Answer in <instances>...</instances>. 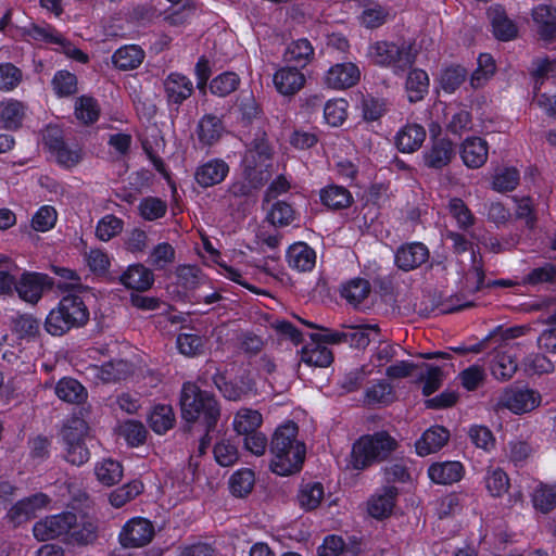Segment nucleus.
I'll return each mask as SVG.
<instances>
[{
	"label": "nucleus",
	"instance_id": "obj_1",
	"mask_svg": "<svg viewBox=\"0 0 556 556\" xmlns=\"http://www.w3.org/2000/svg\"><path fill=\"white\" fill-rule=\"evenodd\" d=\"M181 416L188 424L198 425L205 435L201 448L207 444L208 433L214 430L220 417V406L208 391L201 390L193 382H185L180 393Z\"/></svg>",
	"mask_w": 556,
	"mask_h": 556
},
{
	"label": "nucleus",
	"instance_id": "obj_2",
	"mask_svg": "<svg viewBox=\"0 0 556 556\" xmlns=\"http://www.w3.org/2000/svg\"><path fill=\"white\" fill-rule=\"evenodd\" d=\"M271 470L279 476L299 471L305 458V445L298 440V426L293 421L278 427L270 442Z\"/></svg>",
	"mask_w": 556,
	"mask_h": 556
},
{
	"label": "nucleus",
	"instance_id": "obj_3",
	"mask_svg": "<svg viewBox=\"0 0 556 556\" xmlns=\"http://www.w3.org/2000/svg\"><path fill=\"white\" fill-rule=\"evenodd\" d=\"M396 448V441L386 431L359 438L352 448V465L365 469L376 462L384 460Z\"/></svg>",
	"mask_w": 556,
	"mask_h": 556
},
{
	"label": "nucleus",
	"instance_id": "obj_4",
	"mask_svg": "<svg viewBox=\"0 0 556 556\" xmlns=\"http://www.w3.org/2000/svg\"><path fill=\"white\" fill-rule=\"evenodd\" d=\"M369 56L378 65L391 67L395 74L409 68L416 60V51L409 43L396 45L389 41H377L369 47Z\"/></svg>",
	"mask_w": 556,
	"mask_h": 556
},
{
	"label": "nucleus",
	"instance_id": "obj_5",
	"mask_svg": "<svg viewBox=\"0 0 556 556\" xmlns=\"http://www.w3.org/2000/svg\"><path fill=\"white\" fill-rule=\"evenodd\" d=\"M88 431V424L79 417L68 419L62 430L65 459L75 466H81L89 460L90 452L86 445Z\"/></svg>",
	"mask_w": 556,
	"mask_h": 556
},
{
	"label": "nucleus",
	"instance_id": "obj_6",
	"mask_svg": "<svg viewBox=\"0 0 556 556\" xmlns=\"http://www.w3.org/2000/svg\"><path fill=\"white\" fill-rule=\"evenodd\" d=\"M43 139L60 166L73 168L83 160V150L76 143L64 141L60 129L48 128Z\"/></svg>",
	"mask_w": 556,
	"mask_h": 556
},
{
	"label": "nucleus",
	"instance_id": "obj_7",
	"mask_svg": "<svg viewBox=\"0 0 556 556\" xmlns=\"http://www.w3.org/2000/svg\"><path fill=\"white\" fill-rule=\"evenodd\" d=\"M271 150L264 137L255 138L250 144L242 160L247 178L264 180L263 173L270 161Z\"/></svg>",
	"mask_w": 556,
	"mask_h": 556
},
{
	"label": "nucleus",
	"instance_id": "obj_8",
	"mask_svg": "<svg viewBox=\"0 0 556 556\" xmlns=\"http://www.w3.org/2000/svg\"><path fill=\"white\" fill-rule=\"evenodd\" d=\"M155 534L153 523L142 517L128 520L118 534V541L123 547L139 548L148 545Z\"/></svg>",
	"mask_w": 556,
	"mask_h": 556
},
{
	"label": "nucleus",
	"instance_id": "obj_9",
	"mask_svg": "<svg viewBox=\"0 0 556 556\" xmlns=\"http://www.w3.org/2000/svg\"><path fill=\"white\" fill-rule=\"evenodd\" d=\"M76 522V515L62 513L46 517L34 525L33 533L38 541L53 540L70 532Z\"/></svg>",
	"mask_w": 556,
	"mask_h": 556
},
{
	"label": "nucleus",
	"instance_id": "obj_10",
	"mask_svg": "<svg viewBox=\"0 0 556 556\" xmlns=\"http://www.w3.org/2000/svg\"><path fill=\"white\" fill-rule=\"evenodd\" d=\"M503 405L515 414L533 410L541 403V395L528 388L513 389L505 392Z\"/></svg>",
	"mask_w": 556,
	"mask_h": 556
},
{
	"label": "nucleus",
	"instance_id": "obj_11",
	"mask_svg": "<svg viewBox=\"0 0 556 556\" xmlns=\"http://www.w3.org/2000/svg\"><path fill=\"white\" fill-rule=\"evenodd\" d=\"M168 105L179 106L193 93V84L180 73H170L163 81Z\"/></svg>",
	"mask_w": 556,
	"mask_h": 556
},
{
	"label": "nucleus",
	"instance_id": "obj_12",
	"mask_svg": "<svg viewBox=\"0 0 556 556\" xmlns=\"http://www.w3.org/2000/svg\"><path fill=\"white\" fill-rule=\"evenodd\" d=\"M273 83L280 94L293 96L305 86L306 78L296 67L282 66L274 74Z\"/></svg>",
	"mask_w": 556,
	"mask_h": 556
},
{
	"label": "nucleus",
	"instance_id": "obj_13",
	"mask_svg": "<svg viewBox=\"0 0 556 556\" xmlns=\"http://www.w3.org/2000/svg\"><path fill=\"white\" fill-rule=\"evenodd\" d=\"M361 77L358 67L353 63H342L331 66L324 83L332 89H345L354 86Z\"/></svg>",
	"mask_w": 556,
	"mask_h": 556
},
{
	"label": "nucleus",
	"instance_id": "obj_14",
	"mask_svg": "<svg viewBox=\"0 0 556 556\" xmlns=\"http://www.w3.org/2000/svg\"><path fill=\"white\" fill-rule=\"evenodd\" d=\"M429 258L428 248L420 242H413L400 247L395 253V263L404 271L413 270Z\"/></svg>",
	"mask_w": 556,
	"mask_h": 556
},
{
	"label": "nucleus",
	"instance_id": "obj_15",
	"mask_svg": "<svg viewBox=\"0 0 556 556\" xmlns=\"http://www.w3.org/2000/svg\"><path fill=\"white\" fill-rule=\"evenodd\" d=\"M229 173L228 164L220 159H213L198 166L194 178L203 188L213 187L225 180Z\"/></svg>",
	"mask_w": 556,
	"mask_h": 556
},
{
	"label": "nucleus",
	"instance_id": "obj_16",
	"mask_svg": "<svg viewBox=\"0 0 556 556\" xmlns=\"http://www.w3.org/2000/svg\"><path fill=\"white\" fill-rule=\"evenodd\" d=\"M455 156V149L448 139H435L424 153L425 165L429 168L441 169L448 165Z\"/></svg>",
	"mask_w": 556,
	"mask_h": 556
},
{
	"label": "nucleus",
	"instance_id": "obj_17",
	"mask_svg": "<svg viewBox=\"0 0 556 556\" xmlns=\"http://www.w3.org/2000/svg\"><path fill=\"white\" fill-rule=\"evenodd\" d=\"M488 154V143L480 137L467 138L462 144L460 156L467 167H481L486 162Z\"/></svg>",
	"mask_w": 556,
	"mask_h": 556
},
{
	"label": "nucleus",
	"instance_id": "obj_18",
	"mask_svg": "<svg viewBox=\"0 0 556 556\" xmlns=\"http://www.w3.org/2000/svg\"><path fill=\"white\" fill-rule=\"evenodd\" d=\"M47 276L36 273L23 274L21 279H15L14 290L20 298L29 303H36L42 294Z\"/></svg>",
	"mask_w": 556,
	"mask_h": 556
},
{
	"label": "nucleus",
	"instance_id": "obj_19",
	"mask_svg": "<svg viewBox=\"0 0 556 556\" xmlns=\"http://www.w3.org/2000/svg\"><path fill=\"white\" fill-rule=\"evenodd\" d=\"M397 489L395 486H386L376 493L368 501V513L376 519H383L391 515L395 505Z\"/></svg>",
	"mask_w": 556,
	"mask_h": 556
},
{
	"label": "nucleus",
	"instance_id": "obj_20",
	"mask_svg": "<svg viewBox=\"0 0 556 556\" xmlns=\"http://www.w3.org/2000/svg\"><path fill=\"white\" fill-rule=\"evenodd\" d=\"M464 475V466L459 462L434 463L428 468V476L437 484L458 482Z\"/></svg>",
	"mask_w": 556,
	"mask_h": 556
},
{
	"label": "nucleus",
	"instance_id": "obj_21",
	"mask_svg": "<svg viewBox=\"0 0 556 556\" xmlns=\"http://www.w3.org/2000/svg\"><path fill=\"white\" fill-rule=\"evenodd\" d=\"M450 432L440 426L431 427L416 442V451L420 456H427L440 451L448 441Z\"/></svg>",
	"mask_w": 556,
	"mask_h": 556
},
{
	"label": "nucleus",
	"instance_id": "obj_22",
	"mask_svg": "<svg viewBox=\"0 0 556 556\" xmlns=\"http://www.w3.org/2000/svg\"><path fill=\"white\" fill-rule=\"evenodd\" d=\"M119 281L128 289L146 291L154 282L153 273L142 264L130 265L119 277Z\"/></svg>",
	"mask_w": 556,
	"mask_h": 556
},
{
	"label": "nucleus",
	"instance_id": "obj_23",
	"mask_svg": "<svg viewBox=\"0 0 556 556\" xmlns=\"http://www.w3.org/2000/svg\"><path fill=\"white\" fill-rule=\"evenodd\" d=\"M426 139V130L418 124H407L402 127L395 137V142L401 152L412 153L418 150Z\"/></svg>",
	"mask_w": 556,
	"mask_h": 556
},
{
	"label": "nucleus",
	"instance_id": "obj_24",
	"mask_svg": "<svg viewBox=\"0 0 556 556\" xmlns=\"http://www.w3.org/2000/svg\"><path fill=\"white\" fill-rule=\"evenodd\" d=\"M287 261L291 268L309 271L316 263V253L304 242L292 244L287 252Z\"/></svg>",
	"mask_w": 556,
	"mask_h": 556
},
{
	"label": "nucleus",
	"instance_id": "obj_25",
	"mask_svg": "<svg viewBox=\"0 0 556 556\" xmlns=\"http://www.w3.org/2000/svg\"><path fill=\"white\" fill-rule=\"evenodd\" d=\"M146 56L138 45H126L117 49L112 55L114 66L121 71H130L140 66Z\"/></svg>",
	"mask_w": 556,
	"mask_h": 556
},
{
	"label": "nucleus",
	"instance_id": "obj_26",
	"mask_svg": "<svg viewBox=\"0 0 556 556\" xmlns=\"http://www.w3.org/2000/svg\"><path fill=\"white\" fill-rule=\"evenodd\" d=\"M532 17L543 39H552L556 36V8L540 4L533 9Z\"/></svg>",
	"mask_w": 556,
	"mask_h": 556
},
{
	"label": "nucleus",
	"instance_id": "obj_27",
	"mask_svg": "<svg viewBox=\"0 0 556 556\" xmlns=\"http://www.w3.org/2000/svg\"><path fill=\"white\" fill-rule=\"evenodd\" d=\"M493 33L500 40H511L517 35V26L509 20L501 7H492L488 12Z\"/></svg>",
	"mask_w": 556,
	"mask_h": 556
},
{
	"label": "nucleus",
	"instance_id": "obj_28",
	"mask_svg": "<svg viewBox=\"0 0 556 556\" xmlns=\"http://www.w3.org/2000/svg\"><path fill=\"white\" fill-rule=\"evenodd\" d=\"M94 370L98 379L104 383H111L127 378L132 371V366L126 361L115 359L101 366H96Z\"/></svg>",
	"mask_w": 556,
	"mask_h": 556
},
{
	"label": "nucleus",
	"instance_id": "obj_29",
	"mask_svg": "<svg viewBox=\"0 0 556 556\" xmlns=\"http://www.w3.org/2000/svg\"><path fill=\"white\" fill-rule=\"evenodd\" d=\"M321 203L330 210H342L349 207L353 203L351 192L337 185H329L320 190Z\"/></svg>",
	"mask_w": 556,
	"mask_h": 556
},
{
	"label": "nucleus",
	"instance_id": "obj_30",
	"mask_svg": "<svg viewBox=\"0 0 556 556\" xmlns=\"http://www.w3.org/2000/svg\"><path fill=\"white\" fill-rule=\"evenodd\" d=\"M263 424L262 414L253 408L242 407L233 417L232 426L233 430L239 435H245L257 431Z\"/></svg>",
	"mask_w": 556,
	"mask_h": 556
},
{
	"label": "nucleus",
	"instance_id": "obj_31",
	"mask_svg": "<svg viewBox=\"0 0 556 556\" xmlns=\"http://www.w3.org/2000/svg\"><path fill=\"white\" fill-rule=\"evenodd\" d=\"M54 392L60 400L73 404H80L88 396L85 387L73 378L61 379L55 384Z\"/></svg>",
	"mask_w": 556,
	"mask_h": 556
},
{
	"label": "nucleus",
	"instance_id": "obj_32",
	"mask_svg": "<svg viewBox=\"0 0 556 556\" xmlns=\"http://www.w3.org/2000/svg\"><path fill=\"white\" fill-rule=\"evenodd\" d=\"M518 365L516 358L503 346L496 351L492 361L491 371L497 380L506 381L517 371Z\"/></svg>",
	"mask_w": 556,
	"mask_h": 556
},
{
	"label": "nucleus",
	"instance_id": "obj_33",
	"mask_svg": "<svg viewBox=\"0 0 556 556\" xmlns=\"http://www.w3.org/2000/svg\"><path fill=\"white\" fill-rule=\"evenodd\" d=\"M25 115V108L22 102L7 100L0 102V127L16 129L21 126Z\"/></svg>",
	"mask_w": 556,
	"mask_h": 556
},
{
	"label": "nucleus",
	"instance_id": "obj_34",
	"mask_svg": "<svg viewBox=\"0 0 556 556\" xmlns=\"http://www.w3.org/2000/svg\"><path fill=\"white\" fill-rule=\"evenodd\" d=\"M314 56V48L312 43L305 39L292 41L286 49L283 59L288 63H295L305 66Z\"/></svg>",
	"mask_w": 556,
	"mask_h": 556
},
{
	"label": "nucleus",
	"instance_id": "obj_35",
	"mask_svg": "<svg viewBox=\"0 0 556 556\" xmlns=\"http://www.w3.org/2000/svg\"><path fill=\"white\" fill-rule=\"evenodd\" d=\"M298 503L304 510L316 509L324 498V486L319 482H306L301 484L298 492Z\"/></svg>",
	"mask_w": 556,
	"mask_h": 556
},
{
	"label": "nucleus",
	"instance_id": "obj_36",
	"mask_svg": "<svg viewBox=\"0 0 556 556\" xmlns=\"http://www.w3.org/2000/svg\"><path fill=\"white\" fill-rule=\"evenodd\" d=\"M301 361L309 366L327 367L332 363L333 356L328 348L313 341L312 344L302 348Z\"/></svg>",
	"mask_w": 556,
	"mask_h": 556
},
{
	"label": "nucleus",
	"instance_id": "obj_37",
	"mask_svg": "<svg viewBox=\"0 0 556 556\" xmlns=\"http://www.w3.org/2000/svg\"><path fill=\"white\" fill-rule=\"evenodd\" d=\"M370 283L363 278H354L346 282L341 289V295L348 303L357 307L370 293Z\"/></svg>",
	"mask_w": 556,
	"mask_h": 556
},
{
	"label": "nucleus",
	"instance_id": "obj_38",
	"mask_svg": "<svg viewBox=\"0 0 556 556\" xmlns=\"http://www.w3.org/2000/svg\"><path fill=\"white\" fill-rule=\"evenodd\" d=\"M406 91L410 102L419 101L428 92L429 77L422 70H413L406 79Z\"/></svg>",
	"mask_w": 556,
	"mask_h": 556
},
{
	"label": "nucleus",
	"instance_id": "obj_39",
	"mask_svg": "<svg viewBox=\"0 0 556 556\" xmlns=\"http://www.w3.org/2000/svg\"><path fill=\"white\" fill-rule=\"evenodd\" d=\"M222 121L214 115H205L198 125L199 140L207 146L215 143L223 132Z\"/></svg>",
	"mask_w": 556,
	"mask_h": 556
},
{
	"label": "nucleus",
	"instance_id": "obj_40",
	"mask_svg": "<svg viewBox=\"0 0 556 556\" xmlns=\"http://www.w3.org/2000/svg\"><path fill=\"white\" fill-rule=\"evenodd\" d=\"M149 422L151 429L159 434H163L172 429L175 422V414L172 406L165 404L156 405L150 414Z\"/></svg>",
	"mask_w": 556,
	"mask_h": 556
},
{
	"label": "nucleus",
	"instance_id": "obj_41",
	"mask_svg": "<svg viewBox=\"0 0 556 556\" xmlns=\"http://www.w3.org/2000/svg\"><path fill=\"white\" fill-rule=\"evenodd\" d=\"M60 305L66 317H71L79 327L87 323L89 313L79 296L66 295L60 301Z\"/></svg>",
	"mask_w": 556,
	"mask_h": 556
},
{
	"label": "nucleus",
	"instance_id": "obj_42",
	"mask_svg": "<svg viewBox=\"0 0 556 556\" xmlns=\"http://www.w3.org/2000/svg\"><path fill=\"white\" fill-rule=\"evenodd\" d=\"M532 503L543 514L553 510L556 507V484L540 483L532 494Z\"/></svg>",
	"mask_w": 556,
	"mask_h": 556
},
{
	"label": "nucleus",
	"instance_id": "obj_43",
	"mask_svg": "<svg viewBox=\"0 0 556 556\" xmlns=\"http://www.w3.org/2000/svg\"><path fill=\"white\" fill-rule=\"evenodd\" d=\"M46 330L52 336H63L74 327H79L71 317L61 311V305L52 309L46 318Z\"/></svg>",
	"mask_w": 556,
	"mask_h": 556
},
{
	"label": "nucleus",
	"instance_id": "obj_44",
	"mask_svg": "<svg viewBox=\"0 0 556 556\" xmlns=\"http://www.w3.org/2000/svg\"><path fill=\"white\" fill-rule=\"evenodd\" d=\"M345 331V343L356 349H365L371 341V333L378 334L379 326L377 324H366L359 326L348 327Z\"/></svg>",
	"mask_w": 556,
	"mask_h": 556
},
{
	"label": "nucleus",
	"instance_id": "obj_45",
	"mask_svg": "<svg viewBox=\"0 0 556 556\" xmlns=\"http://www.w3.org/2000/svg\"><path fill=\"white\" fill-rule=\"evenodd\" d=\"M100 108L96 99L88 96L79 97L75 102V116L85 125L98 121Z\"/></svg>",
	"mask_w": 556,
	"mask_h": 556
},
{
	"label": "nucleus",
	"instance_id": "obj_46",
	"mask_svg": "<svg viewBox=\"0 0 556 556\" xmlns=\"http://www.w3.org/2000/svg\"><path fill=\"white\" fill-rule=\"evenodd\" d=\"M254 482L255 476L251 469H240L236 471L230 478V491L233 495L238 497H243L252 491Z\"/></svg>",
	"mask_w": 556,
	"mask_h": 556
},
{
	"label": "nucleus",
	"instance_id": "obj_47",
	"mask_svg": "<svg viewBox=\"0 0 556 556\" xmlns=\"http://www.w3.org/2000/svg\"><path fill=\"white\" fill-rule=\"evenodd\" d=\"M393 388L380 381L365 391L364 403L368 406L387 405L393 401Z\"/></svg>",
	"mask_w": 556,
	"mask_h": 556
},
{
	"label": "nucleus",
	"instance_id": "obj_48",
	"mask_svg": "<svg viewBox=\"0 0 556 556\" xmlns=\"http://www.w3.org/2000/svg\"><path fill=\"white\" fill-rule=\"evenodd\" d=\"M96 476L104 485H113L123 477L122 465L113 459H105L96 466Z\"/></svg>",
	"mask_w": 556,
	"mask_h": 556
},
{
	"label": "nucleus",
	"instance_id": "obj_49",
	"mask_svg": "<svg viewBox=\"0 0 556 556\" xmlns=\"http://www.w3.org/2000/svg\"><path fill=\"white\" fill-rule=\"evenodd\" d=\"M176 344L181 354L197 356L204 352L205 339L197 333H180Z\"/></svg>",
	"mask_w": 556,
	"mask_h": 556
},
{
	"label": "nucleus",
	"instance_id": "obj_50",
	"mask_svg": "<svg viewBox=\"0 0 556 556\" xmlns=\"http://www.w3.org/2000/svg\"><path fill=\"white\" fill-rule=\"evenodd\" d=\"M143 490V484L140 481L134 480L116 490L110 495V503L119 508L126 503L138 496Z\"/></svg>",
	"mask_w": 556,
	"mask_h": 556
},
{
	"label": "nucleus",
	"instance_id": "obj_51",
	"mask_svg": "<svg viewBox=\"0 0 556 556\" xmlns=\"http://www.w3.org/2000/svg\"><path fill=\"white\" fill-rule=\"evenodd\" d=\"M40 323L31 315H21L13 319V332L22 340H31L39 332Z\"/></svg>",
	"mask_w": 556,
	"mask_h": 556
},
{
	"label": "nucleus",
	"instance_id": "obj_52",
	"mask_svg": "<svg viewBox=\"0 0 556 556\" xmlns=\"http://www.w3.org/2000/svg\"><path fill=\"white\" fill-rule=\"evenodd\" d=\"M484 480L485 486L492 496H501L508 490V476L501 468H490Z\"/></svg>",
	"mask_w": 556,
	"mask_h": 556
},
{
	"label": "nucleus",
	"instance_id": "obj_53",
	"mask_svg": "<svg viewBox=\"0 0 556 556\" xmlns=\"http://www.w3.org/2000/svg\"><path fill=\"white\" fill-rule=\"evenodd\" d=\"M519 184V172L514 167L498 169L492 181V187L497 192L514 190Z\"/></svg>",
	"mask_w": 556,
	"mask_h": 556
},
{
	"label": "nucleus",
	"instance_id": "obj_54",
	"mask_svg": "<svg viewBox=\"0 0 556 556\" xmlns=\"http://www.w3.org/2000/svg\"><path fill=\"white\" fill-rule=\"evenodd\" d=\"M447 208L459 228L467 229L475 224V216L462 199L452 198Z\"/></svg>",
	"mask_w": 556,
	"mask_h": 556
},
{
	"label": "nucleus",
	"instance_id": "obj_55",
	"mask_svg": "<svg viewBox=\"0 0 556 556\" xmlns=\"http://www.w3.org/2000/svg\"><path fill=\"white\" fill-rule=\"evenodd\" d=\"M175 261V249L167 242L155 245L150 252L148 263L155 269H164Z\"/></svg>",
	"mask_w": 556,
	"mask_h": 556
},
{
	"label": "nucleus",
	"instance_id": "obj_56",
	"mask_svg": "<svg viewBox=\"0 0 556 556\" xmlns=\"http://www.w3.org/2000/svg\"><path fill=\"white\" fill-rule=\"evenodd\" d=\"M123 226L124 222L121 218L109 214L98 222L96 235L101 241H109L122 232Z\"/></svg>",
	"mask_w": 556,
	"mask_h": 556
},
{
	"label": "nucleus",
	"instance_id": "obj_57",
	"mask_svg": "<svg viewBox=\"0 0 556 556\" xmlns=\"http://www.w3.org/2000/svg\"><path fill=\"white\" fill-rule=\"evenodd\" d=\"M240 79L236 73L226 72L215 77L211 84L210 89L212 93L225 97L233 92L239 86Z\"/></svg>",
	"mask_w": 556,
	"mask_h": 556
},
{
	"label": "nucleus",
	"instance_id": "obj_58",
	"mask_svg": "<svg viewBox=\"0 0 556 556\" xmlns=\"http://www.w3.org/2000/svg\"><path fill=\"white\" fill-rule=\"evenodd\" d=\"M58 97H70L77 92V77L68 71H59L52 79Z\"/></svg>",
	"mask_w": 556,
	"mask_h": 556
},
{
	"label": "nucleus",
	"instance_id": "obj_59",
	"mask_svg": "<svg viewBox=\"0 0 556 556\" xmlns=\"http://www.w3.org/2000/svg\"><path fill=\"white\" fill-rule=\"evenodd\" d=\"M23 80L22 71L10 62L0 63V90L12 91Z\"/></svg>",
	"mask_w": 556,
	"mask_h": 556
},
{
	"label": "nucleus",
	"instance_id": "obj_60",
	"mask_svg": "<svg viewBox=\"0 0 556 556\" xmlns=\"http://www.w3.org/2000/svg\"><path fill=\"white\" fill-rule=\"evenodd\" d=\"M348 102L344 99H334L326 102L324 117L327 124L337 127L346 118Z\"/></svg>",
	"mask_w": 556,
	"mask_h": 556
},
{
	"label": "nucleus",
	"instance_id": "obj_61",
	"mask_svg": "<svg viewBox=\"0 0 556 556\" xmlns=\"http://www.w3.org/2000/svg\"><path fill=\"white\" fill-rule=\"evenodd\" d=\"M71 541L77 544H91L98 538V527L92 521H83L77 525V521L70 530Z\"/></svg>",
	"mask_w": 556,
	"mask_h": 556
},
{
	"label": "nucleus",
	"instance_id": "obj_62",
	"mask_svg": "<svg viewBox=\"0 0 556 556\" xmlns=\"http://www.w3.org/2000/svg\"><path fill=\"white\" fill-rule=\"evenodd\" d=\"M119 433L129 445L138 446L144 442L147 429L139 421L127 420L119 426Z\"/></svg>",
	"mask_w": 556,
	"mask_h": 556
},
{
	"label": "nucleus",
	"instance_id": "obj_63",
	"mask_svg": "<svg viewBox=\"0 0 556 556\" xmlns=\"http://www.w3.org/2000/svg\"><path fill=\"white\" fill-rule=\"evenodd\" d=\"M556 277V266L552 263H545L542 266L531 269L523 278L522 285L538 286L552 282Z\"/></svg>",
	"mask_w": 556,
	"mask_h": 556
},
{
	"label": "nucleus",
	"instance_id": "obj_64",
	"mask_svg": "<svg viewBox=\"0 0 556 556\" xmlns=\"http://www.w3.org/2000/svg\"><path fill=\"white\" fill-rule=\"evenodd\" d=\"M58 219V213L51 205L41 206L33 216L31 226L37 231H48L54 227Z\"/></svg>",
	"mask_w": 556,
	"mask_h": 556
}]
</instances>
